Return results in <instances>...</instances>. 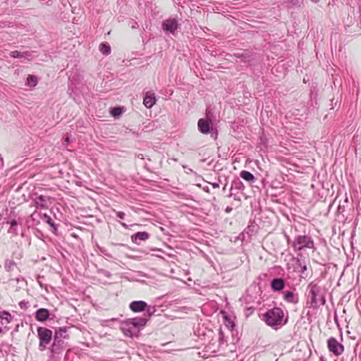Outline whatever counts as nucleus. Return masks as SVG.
<instances>
[{
    "label": "nucleus",
    "mask_w": 361,
    "mask_h": 361,
    "mask_svg": "<svg viewBox=\"0 0 361 361\" xmlns=\"http://www.w3.org/2000/svg\"><path fill=\"white\" fill-rule=\"evenodd\" d=\"M308 298L312 307H316L325 304V298L322 293V288L317 283L311 282L307 286Z\"/></svg>",
    "instance_id": "1"
},
{
    "label": "nucleus",
    "mask_w": 361,
    "mask_h": 361,
    "mask_svg": "<svg viewBox=\"0 0 361 361\" xmlns=\"http://www.w3.org/2000/svg\"><path fill=\"white\" fill-rule=\"evenodd\" d=\"M283 311L279 307H274L264 314V319L267 325L275 327L286 323L283 322Z\"/></svg>",
    "instance_id": "2"
},
{
    "label": "nucleus",
    "mask_w": 361,
    "mask_h": 361,
    "mask_svg": "<svg viewBox=\"0 0 361 361\" xmlns=\"http://www.w3.org/2000/svg\"><path fill=\"white\" fill-rule=\"evenodd\" d=\"M292 247L295 251H300L305 248L315 249L314 240L309 235H297L292 243Z\"/></svg>",
    "instance_id": "3"
},
{
    "label": "nucleus",
    "mask_w": 361,
    "mask_h": 361,
    "mask_svg": "<svg viewBox=\"0 0 361 361\" xmlns=\"http://www.w3.org/2000/svg\"><path fill=\"white\" fill-rule=\"evenodd\" d=\"M37 331L39 339V349L43 351L47 348V345L50 343L53 334L50 329L45 327H38Z\"/></svg>",
    "instance_id": "4"
},
{
    "label": "nucleus",
    "mask_w": 361,
    "mask_h": 361,
    "mask_svg": "<svg viewBox=\"0 0 361 361\" xmlns=\"http://www.w3.org/2000/svg\"><path fill=\"white\" fill-rule=\"evenodd\" d=\"M327 347L329 350L336 356H339L344 352V346L334 337L327 340Z\"/></svg>",
    "instance_id": "5"
},
{
    "label": "nucleus",
    "mask_w": 361,
    "mask_h": 361,
    "mask_svg": "<svg viewBox=\"0 0 361 361\" xmlns=\"http://www.w3.org/2000/svg\"><path fill=\"white\" fill-rule=\"evenodd\" d=\"M121 331L123 333V334L126 336L133 338L134 336H137V331L133 326V324L130 319L123 322L120 326Z\"/></svg>",
    "instance_id": "6"
},
{
    "label": "nucleus",
    "mask_w": 361,
    "mask_h": 361,
    "mask_svg": "<svg viewBox=\"0 0 361 361\" xmlns=\"http://www.w3.org/2000/svg\"><path fill=\"white\" fill-rule=\"evenodd\" d=\"M34 202L37 209H47L51 204V197L43 195L37 196L34 200Z\"/></svg>",
    "instance_id": "7"
},
{
    "label": "nucleus",
    "mask_w": 361,
    "mask_h": 361,
    "mask_svg": "<svg viewBox=\"0 0 361 361\" xmlns=\"http://www.w3.org/2000/svg\"><path fill=\"white\" fill-rule=\"evenodd\" d=\"M162 28L165 31H169L172 34H174L175 31L178 28L177 20L174 18L168 19L163 22Z\"/></svg>",
    "instance_id": "8"
},
{
    "label": "nucleus",
    "mask_w": 361,
    "mask_h": 361,
    "mask_svg": "<svg viewBox=\"0 0 361 361\" xmlns=\"http://www.w3.org/2000/svg\"><path fill=\"white\" fill-rule=\"evenodd\" d=\"M133 326H134L136 331L137 335L138 336L139 331L142 329L148 322V318L143 317H135L130 319Z\"/></svg>",
    "instance_id": "9"
},
{
    "label": "nucleus",
    "mask_w": 361,
    "mask_h": 361,
    "mask_svg": "<svg viewBox=\"0 0 361 361\" xmlns=\"http://www.w3.org/2000/svg\"><path fill=\"white\" fill-rule=\"evenodd\" d=\"M130 309L134 312H140L146 310L147 304L142 300L133 301L130 304Z\"/></svg>",
    "instance_id": "10"
},
{
    "label": "nucleus",
    "mask_w": 361,
    "mask_h": 361,
    "mask_svg": "<svg viewBox=\"0 0 361 361\" xmlns=\"http://www.w3.org/2000/svg\"><path fill=\"white\" fill-rule=\"evenodd\" d=\"M149 235L147 232H137L131 235V240L133 243L139 245L141 241H145L148 240Z\"/></svg>",
    "instance_id": "11"
},
{
    "label": "nucleus",
    "mask_w": 361,
    "mask_h": 361,
    "mask_svg": "<svg viewBox=\"0 0 361 361\" xmlns=\"http://www.w3.org/2000/svg\"><path fill=\"white\" fill-rule=\"evenodd\" d=\"M50 312L47 309L40 308L35 312V319L39 322H45L49 317Z\"/></svg>",
    "instance_id": "12"
},
{
    "label": "nucleus",
    "mask_w": 361,
    "mask_h": 361,
    "mask_svg": "<svg viewBox=\"0 0 361 361\" xmlns=\"http://www.w3.org/2000/svg\"><path fill=\"white\" fill-rule=\"evenodd\" d=\"M10 56L14 59H25L30 61L31 59L32 53L30 51L20 52L15 50L11 51Z\"/></svg>",
    "instance_id": "13"
},
{
    "label": "nucleus",
    "mask_w": 361,
    "mask_h": 361,
    "mask_svg": "<svg viewBox=\"0 0 361 361\" xmlns=\"http://www.w3.org/2000/svg\"><path fill=\"white\" fill-rule=\"evenodd\" d=\"M285 286L284 280L282 279H274L271 283V287L274 291H280Z\"/></svg>",
    "instance_id": "14"
},
{
    "label": "nucleus",
    "mask_w": 361,
    "mask_h": 361,
    "mask_svg": "<svg viewBox=\"0 0 361 361\" xmlns=\"http://www.w3.org/2000/svg\"><path fill=\"white\" fill-rule=\"evenodd\" d=\"M197 126L199 130L203 134H207L210 130V126L209 122L203 118H201L198 121Z\"/></svg>",
    "instance_id": "15"
},
{
    "label": "nucleus",
    "mask_w": 361,
    "mask_h": 361,
    "mask_svg": "<svg viewBox=\"0 0 361 361\" xmlns=\"http://www.w3.org/2000/svg\"><path fill=\"white\" fill-rule=\"evenodd\" d=\"M155 102H156V99H155L154 94L147 92L144 98V100H143L144 105L147 108L149 109L153 106V105L155 104Z\"/></svg>",
    "instance_id": "16"
},
{
    "label": "nucleus",
    "mask_w": 361,
    "mask_h": 361,
    "mask_svg": "<svg viewBox=\"0 0 361 361\" xmlns=\"http://www.w3.org/2000/svg\"><path fill=\"white\" fill-rule=\"evenodd\" d=\"M284 300L290 303L296 304L298 302V295L293 291H288L284 294Z\"/></svg>",
    "instance_id": "17"
},
{
    "label": "nucleus",
    "mask_w": 361,
    "mask_h": 361,
    "mask_svg": "<svg viewBox=\"0 0 361 361\" xmlns=\"http://www.w3.org/2000/svg\"><path fill=\"white\" fill-rule=\"evenodd\" d=\"M12 319L11 315L8 312H2L0 314V323L2 325H6L10 323L11 320Z\"/></svg>",
    "instance_id": "18"
},
{
    "label": "nucleus",
    "mask_w": 361,
    "mask_h": 361,
    "mask_svg": "<svg viewBox=\"0 0 361 361\" xmlns=\"http://www.w3.org/2000/svg\"><path fill=\"white\" fill-rule=\"evenodd\" d=\"M54 337L56 341L58 339L66 338L68 337V334L66 328H60L59 330L56 331Z\"/></svg>",
    "instance_id": "19"
},
{
    "label": "nucleus",
    "mask_w": 361,
    "mask_h": 361,
    "mask_svg": "<svg viewBox=\"0 0 361 361\" xmlns=\"http://www.w3.org/2000/svg\"><path fill=\"white\" fill-rule=\"evenodd\" d=\"M240 175L242 178L247 181L253 182L255 180L253 174L247 171H242Z\"/></svg>",
    "instance_id": "20"
},
{
    "label": "nucleus",
    "mask_w": 361,
    "mask_h": 361,
    "mask_svg": "<svg viewBox=\"0 0 361 361\" xmlns=\"http://www.w3.org/2000/svg\"><path fill=\"white\" fill-rule=\"evenodd\" d=\"M4 267L7 271H12L16 268V264L13 260L6 259L4 264Z\"/></svg>",
    "instance_id": "21"
},
{
    "label": "nucleus",
    "mask_w": 361,
    "mask_h": 361,
    "mask_svg": "<svg viewBox=\"0 0 361 361\" xmlns=\"http://www.w3.org/2000/svg\"><path fill=\"white\" fill-rule=\"evenodd\" d=\"M99 51L104 54V55H109L111 53V47L107 43H102L99 45Z\"/></svg>",
    "instance_id": "22"
},
{
    "label": "nucleus",
    "mask_w": 361,
    "mask_h": 361,
    "mask_svg": "<svg viewBox=\"0 0 361 361\" xmlns=\"http://www.w3.org/2000/svg\"><path fill=\"white\" fill-rule=\"evenodd\" d=\"M18 226V222L16 220H12L10 222V228L8 230L9 233L13 234V235H18V231L16 230V226Z\"/></svg>",
    "instance_id": "23"
},
{
    "label": "nucleus",
    "mask_w": 361,
    "mask_h": 361,
    "mask_svg": "<svg viewBox=\"0 0 361 361\" xmlns=\"http://www.w3.org/2000/svg\"><path fill=\"white\" fill-rule=\"evenodd\" d=\"M62 343H63V342H62L61 339H58L57 341H55V338L54 337V342L51 345V352L52 353H58Z\"/></svg>",
    "instance_id": "24"
},
{
    "label": "nucleus",
    "mask_w": 361,
    "mask_h": 361,
    "mask_svg": "<svg viewBox=\"0 0 361 361\" xmlns=\"http://www.w3.org/2000/svg\"><path fill=\"white\" fill-rule=\"evenodd\" d=\"M37 84V78L35 75H29L27 78L26 85L30 87H35Z\"/></svg>",
    "instance_id": "25"
},
{
    "label": "nucleus",
    "mask_w": 361,
    "mask_h": 361,
    "mask_svg": "<svg viewBox=\"0 0 361 361\" xmlns=\"http://www.w3.org/2000/svg\"><path fill=\"white\" fill-rule=\"evenodd\" d=\"M41 218L43 221H46L48 224H49L50 226L52 227L54 231H56V227L55 226V224H54L53 220L51 219V218L49 216H48L46 214H44Z\"/></svg>",
    "instance_id": "26"
},
{
    "label": "nucleus",
    "mask_w": 361,
    "mask_h": 361,
    "mask_svg": "<svg viewBox=\"0 0 361 361\" xmlns=\"http://www.w3.org/2000/svg\"><path fill=\"white\" fill-rule=\"evenodd\" d=\"M296 264L299 267H300L301 273H304L307 270V265H306L305 262H304V260L297 258Z\"/></svg>",
    "instance_id": "27"
},
{
    "label": "nucleus",
    "mask_w": 361,
    "mask_h": 361,
    "mask_svg": "<svg viewBox=\"0 0 361 361\" xmlns=\"http://www.w3.org/2000/svg\"><path fill=\"white\" fill-rule=\"evenodd\" d=\"M122 112L123 111L121 107H114L111 110V114L114 117L120 116Z\"/></svg>",
    "instance_id": "28"
},
{
    "label": "nucleus",
    "mask_w": 361,
    "mask_h": 361,
    "mask_svg": "<svg viewBox=\"0 0 361 361\" xmlns=\"http://www.w3.org/2000/svg\"><path fill=\"white\" fill-rule=\"evenodd\" d=\"M147 317H146L148 318V319H149L150 316L154 312V308L149 307L147 309Z\"/></svg>",
    "instance_id": "29"
},
{
    "label": "nucleus",
    "mask_w": 361,
    "mask_h": 361,
    "mask_svg": "<svg viewBox=\"0 0 361 361\" xmlns=\"http://www.w3.org/2000/svg\"><path fill=\"white\" fill-rule=\"evenodd\" d=\"M242 185V183L240 180L235 181L232 183V187L235 186L236 188H240V185Z\"/></svg>",
    "instance_id": "30"
},
{
    "label": "nucleus",
    "mask_w": 361,
    "mask_h": 361,
    "mask_svg": "<svg viewBox=\"0 0 361 361\" xmlns=\"http://www.w3.org/2000/svg\"><path fill=\"white\" fill-rule=\"evenodd\" d=\"M125 215H126L125 213L123 212H116V216L119 219H124Z\"/></svg>",
    "instance_id": "31"
},
{
    "label": "nucleus",
    "mask_w": 361,
    "mask_h": 361,
    "mask_svg": "<svg viewBox=\"0 0 361 361\" xmlns=\"http://www.w3.org/2000/svg\"><path fill=\"white\" fill-rule=\"evenodd\" d=\"M211 185H212V187L214 188H219V184L218 183H211Z\"/></svg>",
    "instance_id": "32"
},
{
    "label": "nucleus",
    "mask_w": 361,
    "mask_h": 361,
    "mask_svg": "<svg viewBox=\"0 0 361 361\" xmlns=\"http://www.w3.org/2000/svg\"><path fill=\"white\" fill-rule=\"evenodd\" d=\"M231 210H232V208H231V207H227L226 208V209H225V212H226V213H230V212H231Z\"/></svg>",
    "instance_id": "33"
},
{
    "label": "nucleus",
    "mask_w": 361,
    "mask_h": 361,
    "mask_svg": "<svg viewBox=\"0 0 361 361\" xmlns=\"http://www.w3.org/2000/svg\"><path fill=\"white\" fill-rule=\"evenodd\" d=\"M121 224L123 228H128V226L126 223L121 222Z\"/></svg>",
    "instance_id": "34"
},
{
    "label": "nucleus",
    "mask_w": 361,
    "mask_h": 361,
    "mask_svg": "<svg viewBox=\"0 0 361 361\" xmlns=\"http://www.w3.org/2000/svg\"><path fill=\"white\" fill-rule=\"evenodd\" d=\"M26 305V303L24 302V301H22L19 303V305L20 306V307H25Z\"/></svg>",
    "instance_id": "35"
},
{
    "label": "nucleus",
    "mask_w": 361,
    "mask_h": 361,
    "mask_svg": "<svg viewBox=\"0 0 361 361\" xmlns=\"http://www.w3.org/2000/svg\"><path fill=\"white\" fill-rule=\"evenodd\" d=\"M65 142H66V143H69V142H70V139H69V137H66V139H65Z\"/></svg>",
    "instance_id": "36"
},
{
    "label": "nucleus",
    "mask_w": 361,
    "mask_h": 361,
    "mask_svg": "<svg viewBox=\"0 0 361 361\" xmlns=\"http://www.w3.org/2000/svg\"><path fill=\"white\" fill-rule=\"evenodd\" d=\"M192 173L193 171L191 169H188V171H187V173Z\"/></svg>",
    "instance_id": "37"
},
{
    "label": "nucleus",
    "mask_w": 361,
    "mask_h": 361,
    "mask_svg": "<svg viewBox=\"0 0 361 361\" xmlns=\"http://www.w3.org/2000/svg\"><path fill=\"white\" fill-rule=\"evenodd\" d=\"M192 173L193 171L191 169H188V171H187V173Z\"/></svg>",
    "instance_id": "38"
},
{
    "label": "nucleus",
    "mask_w": 361,
    "mask_h": 361,
    "mask_svg": "<svg viewBox=\"0 0 361 361\" xmlns=\"http://www.w3.org/2000/svg\"><path fill=\"white\" fill-rule=\"evenodd\" d=\"M286 240H287L288 243H289V241H290V238H289V236H288V235H286Z\"/></svg>",
    "instance_id": "39"
},
{
    "label": "nucleus",
    "mask_w": 361,
    "mask_h": 361,
    "mask_svg": "<svg viewBox=\"0 0 361 361\" xmlns=\"http://www.w3.org/2000/svg\"><path fill=\"white\" fill-rule=\"evenodd\" d=\"M36 214V212H34L31 214V217L34 219H35V215Z\"/></svg>",
    "instance_id": "40"
},
{
    "label": "nucleus",
    "mask_w": 361,
    "mask_h": 361,
    "mask_svg": "<svg viewBox=\"0 0 361 361\" xmlns=\"http://www.w3.org/2000/svg\"><path fill=\"white\" fill-rule=\"evenodd\" d=\"M204 190L207 191V192H209V188H207L206 189H204Z\"/></svg>",
    "instance_id": "41"
},
{
    "label": "nucleus",
    "mask_w": 361,
    "mask_h": 361,
    "mask_svg": "<svg viewBox=\"0 0 361 361\" xmlns=\"http://www.w3.org/2000/svg\"><path fill=\"white\" fill-rule=\"evenodd\" d=\"M1 332H2V329H1V328L0 327V333H1Z\"/></svg>",
    "instance_id": "42"
}]
</instances>
